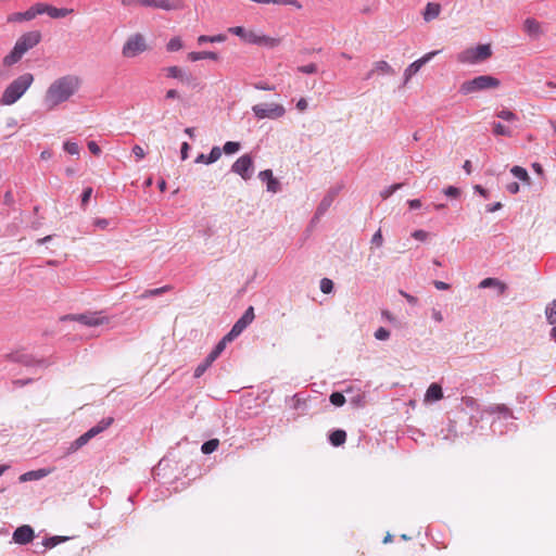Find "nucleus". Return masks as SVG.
<instances>
[{"mask_svg":"<svg viewBox=\"0 0 556 556\" xmlns=\"http://www.w3.org/2000/svg\"><path fill=\"white\" fill-rule=\"evenodd\" d=\"M81 80L76 75H64L53 80L47 88L43 102L48 110H53L60 104L68 101L77 93Z\"/></svg>","mask_w":556,"mask_h":556,"instance_id":"nucleus-1","label":"nucleus"},{"mask_svg":"<svg viewBox=\"0 0 556 556\" xmlns=\"http://www.w3.org/2000/svg\"><path fill=\"white\" fill-rule=\"evenodd\" d=\"M34 83L31 73H24L12 80L2 92L0 103L2 105H13L16 103L30 88Z\"/></svg>","mask_w":556,"mask_h":556,"instance_id":"nucleus-2","label":"nucleus"},{"mask_svg":"<svg viewBox=\"0 0 556 556\" xmlns=\"http://www.w3.org/2000/svg\"><path fill=\"white\" fill-rule=\"evenodd\" d=\"M501 81L491 75H480L470 80L464 81L459 87V92L464 96L479 91L495 89L500 87Z\"/></svg>","mask_w":556,"mask_h":556,"instance_id":"nucleus-3","label":"nucleus"},{"mask_svg":"<svg viewBox=\"0 0 556 556\" xmlns=\"http://www.w3.org/2000/svg\"><path fill=\"white\" fill-rule=\"evenodd\" d=\"M492 54L490 45H478L468 48L457 54V61L463 64H478L489 59Z\"/></svg>","mask_w":556,"mask_h":556,"instance_id":"nucleus-4","label":"nucleus"},{"mask_svg":"<svg viewBox=\"0 0 556 556\" xmlns=\"http://www.w3.org/2000/svg\"><path fill=\"white\" fill-rule=\"evenodd\" d=\"M252 112L257 119H277L286 114V109L279 103H261L253 105Z\"/></svg>","mask_w":556,"mask_h":556,"instance_id":"nucleus-5","label":"nucleus"},{"mask_svg":"<svg viewBox=\"0 0 556 556\" xmlns=\"http://www.w3.org/2000/svg\"><path fill=\"white\" fill-rule=\"evenodd\" d=\"M147 49L148 45L144 36L137 33L127 38L123 46L122 54L127 59H131L144 52Z\"/></svg>","mask_w":556,"mask_h":556,"instance_id":"nucleus-6","label":"nucleus"},{"mask_svg":"<svg viewBox=\"0 0 556 556\" xmlns=\"http://www.w3.org/2000/svg\"><path fill=\"white\" fill-rule=\"evenodd\" d=\"M231 172L243 180H250L254 172V161L250 154H243L231 165Z\"/></svg>","mask_w":556,"mask_h":556,"instance_id":"nucleus-7","label":"nucleus"},{"mask_svg":"<svg viewBox=\"0 0 556 556\" xmlns=\"http://www.w3.org/2000/svg\"><path fill=\"white\" fill-rule=\"evenodd\" d=\"M61 320H75L88 327L100 326L109 321L108 317L103 316L102 313L99 312L65 315Z\"/></svg>","mask_w":556,"mask_h":556,"instance_id":"nucleus-8","label":"nucleus"},{"mask_svg":"<svg viewBox=\"0 0 556 556\" xmlns=\"http://www.w3.org/2000/svg\"><path fill=\"white\" fill-rule=\"evenodd\" d=\"M441 51H430L422 55L420 59L414 61L410 63L404 71V83L406 84L415 74H417L420 68L430 62L437 54H439Z\"/></svg>","mask_w":556,"mask_h":556,"instance_id":"nucleus-9","label":"nucleus"},{"mask_svg":"<svg viewBox=\"0 0 556 556\" xmlns=\"http://www.w3.org/2000/svg\"><path fill=\"white\" fill-rule=\"evenodd\" d=\"M254 319V309L250 306L244 314L235 323L230 331L227 333V339L237 338Z\"/></svg>","mask_w":556,"mask_h":556,"instance_id":"nucleus-10","label":"nucleus"},{"mask_svg":"<svg viewBox=\"0 0 556 556\" xmlns=\"http://www.w3.org/2000/svg\"><path fill=\"white\" fill-rule=\"evenodd\" d=\"M41 34L38 30L28 31L22 35L15 42V47L25 54L28 50L40 42Z\"/></svg>","mask_w":556,"mask_h":556,"instance_id":"nucleus-11","label":"nucleus"},{"mask_svg":"<svg viewBox=\"0 0 556 556\" xmlns=\"http://www.w3.org/2000/svg\"><path fill=\"white\" fill-rule=\"evenodd\" d=\"M258 178L266 182V190L270 193H277L281 190L280 181L274 177L271 169H264L258 173Z\"/></svg>","mask_w":556,"mask_h":556,"instance_id":"nucleus-12","label":"nucleus"},{"mask_svg":"<svg viewBox=\"0 0 556 556\" xmlns=\"http://www.w3.org/2000/svg\"><path fill=\"white\" fill-rule=\"evenodd\" d=\"M34 539V530L30 526L24 525L13 532V541L17 544H28Z\"/></svg>","mask_w":556,"mask_h":556,"instance_id":"nucleus-13","label":"nucleus"},{"mask_svg":"<svg viewBox=\"0 0 556 556\" xmlns=\"http://www.w3.org/2000/svg\"><path fill=\"white\" fill-rule=\"evenodd\" d=\"M39 14H41L40 3H36L24 12H17V13L12 14L11 16H9L8 21L9 22L30 21Z\"/></svg>","mask_w":556,"mask_h":556,"instance_id":"nucleus-14","label":"nucleus"},{"mask_svg":"<svg viewBox=\"0 0 556 556\" xmlns=\"http://www.w3.org/2000/svg\"><path fill=\"white\" fill-rule=\"evenodd\" d=\"M40 10H41V14L46 13L52 18H62V17L70 15L71 13H73L72 9H66V8L59 9V8H55V7L46 4V3H40Z\"/></svg>","mask_w":556,"mask_h":556,"instance_id":"nucleus-15","label":"nucleus"},{"mask_svg":"<svg viewBox=\"0 0 556 556\" xmlns=\"http://www.w3.org/2000/svg\"><path fill=\"white\" fill-rule=\"evenodd\" d=\"M11 358L16 362V363H20L24 366H27V367H30V366H46V363L45 361L42 359H35L31 355H28V354H25V353H21V352H16V353H13L11 355Z\"/></svg>","mask_w":556,"mask_h":556,"instance_id":"nucleus-16","label":"nucleus"},{"mask_svg":"<svg viewBox=\"0 0 556 556\" xmlns=\"http://www.w3.org/2000/svg\"><path fill=\"white\" fill-rule=\"evenodd\" d=\"M443 397V391L440 384L431 383L426 391L425 402H437Z\"/></svg>","mask_w":556,"mask_h":556,"instance_id":"nucleus-17","label":"nucleus"},{"mask_svg":"<svg viewBox=\"0 0 556 556\" xmlns=\"http://www.w3.org/2000/svg\"><path fill=\"white\" fill-rule=\"evenodd\" d=\"M523 29L529 36L533 38H538L542 33L540 23L531 17H528L523 22Z\"/></svg>","mask_w":556,"mask_h":556,"instance_id":"nucleus-18","label":"nucleus"},{"mask_svg":"<svg viewBox=\"0 0 556 556\" xmlns=\"http://www.w3.org/2000/svg\"><path fill=\"white\" fill-rule=\"evenodd\" d=\"M50 473V470L48 469H38V470H30L20 476L18 480L21 482L26 481H34V480H40L45 477H47Z\"/></svg>","mask_w":556,"mask_h":556,"instance_id":"nucleus-19","label":"nucleus"},{"mask_svg":"<svg viewBox=\"0 0 556 556\" xmlns=\"http://www.w3.org/2000/svg\"><path fill=\"white\" fill-rule=\"evenodd\" d=\"M182 8V0H157L156 2V9H162L165 11H176L181 10Z\"/></svg>","mask_w":556,"mask_h":556,"instance_id":"nucleus-20","label":"nucleus"},{"mask_svg":"<svg viewBox=\"0 0 556 556\" xmlns=\"http://www.w3.org/2000/svg\"><path fill=\"white\" fill-rule=\"evenodd\" d=\"M441 7L439 3L429 2L427 3L422 17L426 22H430L439 16Z\"/></svg>","mask_w":556,"mask_h":556,"instance_id":"nucleus-21","label":"nucleus"},{"mask_svg":"<svg viewBox=\"0 0 556 556\" xmlns=\"http://www.w3.org/2000/svg\"><path fill=\"white\" fill-rule=\"evenodd\" d=\"M492 287L497 288L500 294H503L507 289L505 283H503L502 281H500L496 278H491V277L483 279L479 283V288H481V289H486V288H492Z\"/></svg>","mask_w":556,"mask_h":556,"instance_id":"nucleus-22","label":"nucleus"},{"mask_svg":"<svg viewBox=\"0 0 556 556\" xmlns=\"http://www.w3.org/2000/svg\"><path fill=\"white\" fill-rule=\"evenodd\" d=\"M488 412L491 414H498L502 416L504 420L513 419L511 410L504 404H495L488 408Z\"/></svg>","mask_w":556,"mask_h":556,"instance_id":"nucleus-23","label":"nucleus"},{"mask_svg":"<svg viewBox=\"0 0 556 556\" xmlns=\"http://www.w3.org/2000/svg\"><path fill=\"white\" fill-rule=\"evenodd\" d=\"M188 59L192 62H197V61L204 60V59L217 61L218 54L213 51H200V52L193 51L188 54Z\"/></svg>","mask_w":556,"mask_h":556,"instance_id":"nucleus-24","label":"nucleus"},{"mask_svg":"<svg viewBox=\"0 0 556 556\" xmlns=\"http://www.w3.org/2000/svg\"><path fill=\"white\" fill-rule=\"evenodd\" d=\"M24 54L14 46L12 51L3 58L5 66H12L17 63Z\"/></svg>","mask_w":556,"mask_h":556,"instance_id":"nucleus-25","label":"nucleus"},{"mask_svg":"<svg viewBox=\"0 0 556 556\" xmlns=\"http://www.w3.org/2000/svg\"><path fill=\"white\" fill-rule=\"evenodd\" d=\"M346 440V432L341 429L332 431L329 435V441L333 446L342 445Z\"/></svg>","mask_w":556,"mask_h":556,"instance_id":"nucleus-26","label":"nucleus"},{"mask_svg":"<svg viewBox=\"0 0 556 556\" xmlns=\"http://www.w3.org/2000/svg\"><path fill=\"white\" fill-rule=\"evenodd\" d=\"M376 74L378 75H393L395 72L392 66L386 61H377L374 63Z\"/></svg>","mask_w":556,"mask_h":556,"instance_id":"nucleus-27","label":"nucleus"},{"mask_svg":"<svg viewBox=\"0 0 556 556\" xmlns=\"http://www.w3.org/2000/svg\"><path fill=\"white\" fill-rule=\"evenodd\" d=\"M332 203L333 201L331 200V195H325L316 208L315 217L319 218L323 216L329 210Z\"/></svg>","mask_w":556,"mask_h":556,"instance_id":"nucleus-28","label":"nucleus"},{"mask_svg":"<svg viewBox=\"0 0 556 556\" xmlns=\"http://www.w3.org/2000/svg\"><path fill=\"white\" fill-rule=\"evenodd\" d=\"M493 134L496 136L511 137L513 129L509 126L503 125L500 122H493Z\"/></svg>","mask_w":556,"mask_h":556,"instance_id":"nucleus-29","label":"nucleus"},{"mask_svg":"<svg viewBox=\"0 0 556 556\" xmlns=\"http://www.w3.org/2000/svg\"><path fill=\"white\" fill-rule=\"evenodd\" d=\"M280 45L279 38H273L267 35L261 34L257 46L266 48H276Z\"/></svg>","mask_w":556,"mask_h":556,"instance_id":"nucleus-30","label":"nucleus"},{"mask_svg":"<svg viewBox=\"0 0 556 556\" xmlns=\"http://www.w3.org/2000/svg\"><path fill=\"white\" fill-rule=\"evenodd\" d=\"M227 39L226 35L218 34L214 36H207V35H201L198 37V43L203 45L206 42L216 43V42H224Z\"/></svg>","mask_w":556,"mask_h":556,"instance_id":"nucleus-31","label":"nucleus"},{"mask_svg":"<svg viewBox=\"0 0 556 556\" xmlns=\"http://www.w3.org/2000/svg\"><path fill=\"white\" fill-rule=\"evenodd\" d=\"M545 317L549 325L556 324V299L546 305Z\"/></svg>","mask_w":556,"mask_h":556,"instance_id":"nucleus-32","label":"nucleus"},{"mask_svg":"<svg viewBox=\"0 0 556 556\" xmlns=\"http://www.w3.org/2000/svg\"><path fill=\"white\" fill-rule=\"evenodd\" d=\"M172 286L169 285H166V286H163L161 288H155V289H149V290H146L141 295L140 298L141 299H147V298H153V296H157V295H161L169 290H172Z\"/></svg>","mask_w":556,"mask_h":556,"instance_id":"nucleus-33","label":"nucleus"},{"mask_svg":"<svg viewBox=\"0 0 556 556\" xmlns=\"http://www.w3.org/2000/svg\"><path fill=\"white\" fill-rule=\"evenodd\" d=\"M90 439L88 438L87 433L85 432L80 437H78L74 442H72L71 446L68 447V453L76 452L80 447H83L85 444L88 443Z\"/></svg>","mask_w":556,"mask_h":556,"instance_id":"nucleus-34","label":"nucleus"},{"mask_svg":"<svg viewBox=\"0 0 556 556\" xmlns=\"http://www.w3.org/2000/svg\"><path fill=\"white\" fill-rule=\"evenodd\" d=\"M510 173L513 174L514 177L518 178L521 181H529L530 179L527 169L521 166H513L510 168Z\"/></svg>","mask_w":556,"mask_h":556,"instance_id":"nucleus-35","label":"nucleus"},{"mask_svg":"<svg viewBox=\"0 0 556 556\" xmlns=\"http://www.w3.org/2000/svg\"><path fill=\"white\" fill-rule=\"evenodd\" d=\"M404 184H393L391 186L386 187L383 190L380 191V197L382 200L389 199L394 192L402 189Z\"/></svg>","mask_w":556,"mask_h":556,"instance_id":"nucleus-36","label":"nucleus"},{"mask_svg":"<svg viewBox=\"0 0 556 556\" xmlns=\"http://www.w3.org/2000/svg\"><path fill=\"white\" fill-rule=\"evenodd\" d=\"M219 445V441L217 439H212L206 442H204L201 446V451L203 454L207 455L217 450Z\"/></svg>","mask_w":556,"mask_h":556,"instance_id":"nucleus-37","label":"nucleus"},{"mask_svg":"<svg viewBox=\"0 0 556 556\" xmlns=\"http://www.w3.org/2000/svg\"><path fill=\"white\" fill-rule=\"evenodd\" d=\"M496 116L505 122H517L518 116L508 109H503L496 112Z\"/></svg>","mask_w":556,"mask_h":556,"instance_id":"nucleus-38","label":"nucleus"},{"mask_svg":"<svg viewBox=\"0 0 556 556\" xmlns=\"http://www.w3.org/2000/svg\"><path fill=\"white\" fill-rule=\"evenodd\" d=\"M240 149H241V144H240V142H237V141H227V142L223 146L222 151H223L225 154L230 155V154H235V153H237Z\"/></svg>","mask_w":556,"mask_h":556,"instance_id":"nucleus-39","label":"nucleus"},{"mask_svg":"<svg viewBox=\"0 0 556 556\" xmlns=\"http://www.w3.org/2000/svg\"><path fill=\"white\" fill-rule=\"evenodd\" d=\"M67 538L66 536H50V538H46L43 541H42V545L46 547V548H52L54 546H56L58 544L66 541Z\"/></svg>","mask_w":556,"mask_h":556,"instance_id":"nucleus-40","label":"nucleus"},{"mask_svg":"<svg viewBox=\"0 0 556 556\" xmlns=\"http://www.w3.org/2000/svg\"><path fill=\"white\" fill-rule=\"evenodd\" d=\"M166 75L169 78L184 80V71L178 66H169L166 68Z\"/></svg>","mask_w":556,"mask_h":556,"instance_id":"nucleus-41","label":"nucleus"},{"mask_svg":"<svg viewBox=\"0 0 556 556\" xmlns=\"http://www.w3.org/2000/svg\"><path fill=\"white\" fill-rule=\"evenodd\" d=\"M182 48V41L179 37H173L166 45L169 52L179 51Z\"/></svg>","mask_w":556,"mask_h":556,"instance_id":"nucleus-42","label":"nucleus"},{"mask_svg":"<svg viewBox=\"0 0 556 556\" xmlns=\"http://www.w3.org/2000/svg\"><path fill=\"white\" fill-rule=\"evenodd\" d=\"M222 153H223V151L219 147H217V146L213 147L211 149L210 154L207 155V159H206L207 164H213L216 161H218L219 157L222 156Z\"/></svg>","mask_w":556,"mask_h":556,"instance_id":"nucleus-43","label":"nucleus"},{"mask_svg":"<svg viewBox=\"0 0 556 556\" xmlns=\"http://www.w3.org/2000/svg\"><path fill=\"white\" fill-rule=\"evenodd\" d=\"M330 403L337 407H341L345 403V397L340 392H333L330 394Z\"/></svg>","mask_w":556,"mask_h":556,"instance_id":"nucleus-44","label":"nucleus"},{"mask_svg":"<svg viewBox=\"0 0 556 556\" xmlns=\"http://www.w3.org/2000/svg\"><path fill=\"white\" fill-rule=\"evenodd\" d=\"M320 291L325 294H329L333 290V282L329 278H323L319 283Z\"/></svg>","mask_w":556,"mask_h":556,"instance_id":"nucleus-45","label":"nucleus"},{"mask_svg":"<svg viewBox=\"0 0 556 556\" xmlns=\"http://www.w3.org/2000/svg\"><path fill=\"white\" fill-rule=\"evenodd\" d=\"M63 149L65 152H67L71 155L79 154V146L76 142L66 141L63 144Z\"/></svg>","mask_w":556,"mask_h":556,"instance_id":"nucleus-46","label":"nucleus"},{"mask_svg":"<svg viewBox=\"0 0 556 556\" xmlns=\"http://www.w3.org/2000/svg\"><path fill=\"white\" fill-rule=\"evenodd\" d=\"M228 31L235 36H238L242 41H244L248 33V30L242 26L230 27Z\"/></svg>","mask_w":556,"mask_h":556,"instance_id":"nucleus-47","label":"nucleus"},{"mask_svg":"<svg viewBox=\"0 0 556 556\" xmlns=\"http://www.w3.org/2000/svg\"><path fill=\"white\" fill-rule=\"evenodd\" d=\"M260 35H261V33H256V31H253V30H248L247 37L244 39V42L257 46L258 39H260Z\"/></svg>","mask_w":556,"mask_h":556,"instance_id":"nucleus-48","label":"nucleus"},{"mask_svg":"<svg viewBox=\"0 0 556 556\" xmlns=\"http://www.w3.org/2000/svg\"><path fill=\"white\" fill-rule=\"evenodd\" d=\"M114 421L113 417L102 418L94 427L99 429L100 432L106 430Z\"/></svg>","mask_w":556,"mask_h":556,"instance_id":"nucleus-49","label":"nucleus"},{"mask_svg":"<svg viewBox=\"0 0 556 556\" xmlns=\"http://www.w3.org/2000/svg\"><path fill=\"white\" fill-rule=\"evenodd\" d=\"M232 341V339H227V334L214 346L212 350L216 355H220L225 350L227 342Z\"/></svg>","mask_w":556,"mask_h":556,"instance_id":"nucleus-50","label":"nucleus"},{"mask_svg":"<svg viewBox=\"0 0 556 556\" xmlns=\"http://www.w3.org/2000/svg\"><path fill=\"white\" fill-rule=\"evenodd\" d=\"M375 338L377 340H380V341H384V340H388L390 338V331L384 328V327H379L376 331H375Z\"/></svg>","mask_w":556,"mask_h":556,"instance_id":"nucleus-51","label":"nucleus"},{"mask_svg":"<svg viewBox=\"0 0 556 556\" xmlns=\"http://www.w3.org/2000/svg\"><path fill=\"white\" fill-rule=\"evenodd\" d=\"M292 401H293V404H292V407L294 409H299L301 408L303 405H305L306 403V400L305 397L302 396L301 393H296L292 396Z\"/></svg>","mask_w":556,"mask_h":556,"instance_id":"nucleus-52","label":"nucleus"},{"mask_svg":"<svg viewBox=\"0 0 556 556\" xmlns=\"http://www.w3.org/2000/svg\"><path fill=\"white\" fill-rule=\"evenodd\" d=\"M298 71L303 74H315L317 72V65L309 63L298 67Z\"/></svg>","mask_w":556,"mask_h":556,"instance_id":"nucleus-53","label":"nucleus"},{"mask_svg":"<svg viewBox=\"0 0 556 556\" xmlns=\"http://www.w3.org/2000/svg\"><path fill=\"white\" fill-rule=\"evenodd\" d=\"M443 193L448 198H457L460 194V190L454 186H448L443 189Z\"/></svg>","mask_w":556,"mask_h":556,"instance_id":"nucleus-54","label":"nucleus"},{"mask_svg":"<svg viewBox=\"0 0 556 556\" xmlns=\"http://www.w3.org/2000/svg\"><path fill=\"white\" fill-rule=\"evenodd\" d=\"M211 366H208L204 361L197 366L194 369V378H200Z\"/></svg>","mask_w":556,"mask_h":556,"instance_id":"nucleus-55","label":"nucleus"},{"mask_svg":"<svg viewBox=\"0 0 556 556\" xmlns=\"http://www.w3.org/2000/svg\"><path fill=\"white\" fill-rule=\"evenodd\" d=\"M371 243L377 245V247H381L382 243H383V237H382V232H381V229H378L372 238H371Z\"/></svg>","mask_w":556,"mask_h":556,"instance_id":"nucleus-56","label":"nucleus"},{"mask_svg":"<svg viewBox=\"0 0 556 556\" xmlns=\"http://www.w3.org/2000/svg\"><path fill=\"white\" fill-rule=\"evenodd\" d=\"M132 153L137 161H140L146 156V152H144L143 148L138 144L132 147Z\"/></svg>","mask_w":556,"mask_h":556,"instance_id":"nucleus-57","label":"nucleus"},{"mask_svg":"<svg viewBox=\"0 0 556 556\" xmlns=\"http://www.w3.org/2000/svg\"><path fill=\"white\" fill-rule=\"evenodd\" d=\"M399 292L410 305H417L418 299L416 296L405 292L404 290H400Z\"/></svg>","mask_w":556,"mask_h":556,"instance_id":"nucleus-58","label":"nucleus"},{"mask_svg":"<svg viewBox=\"0 0 556 556\" xmlns=\"http://www.w3.org/2000/svg\"><path fill=\"white\" fill-rule=\"evenodd\" d=\"M412 237L419 241H426L428 238V232L422 229H418L412 233Z\"/></svg>","mask_w":556,"mask_h":556,"instance_id":"nucleus-59","label":"nucleus"},{"mask_svg":"<svg viewBox=\"0 0 556 556\" xmlns=\"http://www.w3.org/2000/svg\"><path fill=\"white\" fill-rule=\"evenodd\" d=\"M91 194H92V188L91 187H88L86 188L83 193H81V205L85 206L88 201L90 200L91 198Z\"/></svg>","mask_w":556,"mask_h":556,"instance_id":"nucleus-60","label":"nucleus"},{"mask_svg":"<svg viewBox=\"0 0 556 556\" xmlns=\"http://www.w3.org/2000/svg\"><path fill=\"white\" fill-rule=\"evenodd\" d=\"M253 86H254V88H255V89H257V90H267V91H273V90H275V86L269 85V84L264 83V81L255 83Z\"/></svg>","mask_w":556,"mask_h":556,"instance_id":"nucleus-61","label":"nucleus"},{"mask_svg":"<svg viewBox=\"0 0 556 556\" xmlns=\"http://www.w3.org/2000/svg\"><path fill=\"white\" fill-rule=\"evenodd\" d=\"M190 146L188 142H182L180 147V157L182 161L187 160L189 156Z\"/></svg>","mask_w":556,"mask_h":556,"instance_id":"nucleus-62","label":"nucleus"},{"mask_svg":"<svg viewBox=\"0 0 556 556\" xmlns=\"http://www.w3.org/2000/svg\"><path fill=\"white\" fill-rule=\"evenodd\" d=\"M506 190L511 194H516L520 190L519 184L516 181L509 182L506 186Z\"/></svg>","mask_w":556,"mask_h":556,"instance_id":"nucleus-63","label":"nucleus"},{"mask_svg":"<svg viewBox=\"0 0 556 556\" xmlns=\"http://www.w3.org/2000/svg\"><path fill=\"white\" fill-rule=\"evenodd\" d=\"M14 203V198H13V193L11 190H8L4 194H3V204L8 205V206H11L12 204Z\"/></svg>","mask_w":556,"mask_h":556,"instance_id":"nucleus-64","label":"nucleus"}]
</instances>
